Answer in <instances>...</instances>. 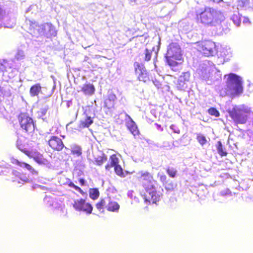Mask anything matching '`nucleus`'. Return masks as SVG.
<instances>
[{
  "label": "nucleus",
  "mask_w": 253,
  "mask_h": 253,
  "mask_svg": "<svg viewBox=\"0 0 253 253\" xmlns=\"http://www.w3.org/2000/svg\"><path fill=\"white\" fill-rule=\"evenodd\" d=\"M217 149L219 154L221 156L226 155L227 153L224 150L223 148V146L220 141H218L217 143Z\"/></svg>",
  "instance_id": "obj_36"
},
{
  "label": "nucleus",
  "mask_w": 253,
  "mask_h": 253,
  "mask_svg": "<svg viewBox=\"0 0 253 253\" xmlns=\"http://www.w3.org/2000/svg\"><path fill=\"white\" fill-rule=\"evenodd\" d=\"M9 63L5 60H0V77L3 75L4 71H7Z\"/></svg>",
  "instance_id": "obj_28"
},
{
  "label": "nucleus",
  "mask_w": 253,
  "mask_h": 253,
  "mask_svg": "<svg viewBox=\"0 0 253 253\" xmlns=\"http://www.w3.org/2000/svg\"><path fill=\"white\" fill-rule=\"evenodd\" d=\"M93 123V121L90 117H87L84 120L80 121L79 127L84 128L88 127Z\"/></svg>",
  "instance_id": "obj_25"
},
{
  "label": "nucleus",
  "mask_w": 253,
  "mask_h": 253,
  "mask_svg": "<svg viewBox=\"0 0 253 253\" xmlns=\"http://www.w3.org/2000/svg\"><path fill=\"white\" fill-rule=\"evenodd\" d=\"M221 195H225V194H227V193H223V192H221Z\"/></svg>",
  "instance_id": "obj_54"
},
{
  "label": "nucleus",
  "mask_w": 253,
  "mask_h": 253,
  "mask_svg": "<svg viewBox=\"0 0 253 253\" xmlns=\"http://www.w3.org/2000/svg\"><path fill=\"white\" fill-rule=\"evenodd\" d=\"M243 23H246L248 22L249 19L248 18H245V17H243Z\"/></svg>",
  "instance_id": "obj_50"
},
{
  "label": "nucleus",
  "mask_w": 253,
  "mask_h": 253,
  "mask_svg": "<svg viewBox=\"0 0 253 253\" xmlns=\"http://www.w3.org/2000/svg\"><path fill=\"white\" fill-rule=\"evenodd\" d=\"M69 186L71 187V188H74V187H75V185L72 182H70L69 183Z\"/></svg>",
  "instance_id": "obj_47"
},
{
  "label": "nucleus",
  "mask_w": 253,
  "mask_h": 253,
  "mask_svg": "<svg viewBox=\"0 0 253 253\" xmlns=\"http://www.w3.org/2000/svg\"><path fill=\"white\" fill-rule=\"evenodd\" d=\"M227 78V88H223L220 91V95L225 96L227 95H237L243 92V81L241 77L234 73L225 75Z\"/></svg>",
  "instance_id": "obj_4"
},
{
  "label": "nucleus",
  "mask_w": 253,
  "mask_h": 253,
  "mask_svg": "<svg viewBox=\"0 0 253 253\" xmlns=\"http://www.w3.org/2000/svg\"><path fill=\"white\" fill-rule=\"evenodd\" d=\"M166 58L168 64L173 71H176L179 65L178 61H181L182 54L181 49L177 43L172 42L169 44L167 48Z\"/></svg>",
  "instance_id": "obj_6"
},
{
  "label": "nucleus",
  "mask_w": 253,
  "mask_h": 253,
  "mask_svg": "<svg viewBox=\"0 0 253 253\" xmlns=\"http://www.w3.org/2000/svg\"><path fill=\"white\" fill-rule=\"evenodd\" d=\"M156 125H157V128L158 129L161 128V131H162L163 130V128H161V126L160 125H158V124H156Z\"/></svg>",
  "instance_id": "obj_53"
},
{
  "label": "nucleus",
  "mask_w": 253,
  "mask_h": 253,
  "mask_svg": "<svg viewBox=\"0 0 253 253\" xmlns=\"http://www.w3.org/2000/svg\"><path fill=\"white\" fill-rule=\"evenodd\" d=\"M23 140L24 138L23 137H18L16 141V147L18 149H19L21 151H23V149L24 148V145L23 143Z\"/></svg>",
  "instance_id": "obj_37"
},
{
  "label": "nucleus",
  "mask_w": 253,
  "mask_h": 253,
  "mask_svg": "<svg viewBox=\"0 0 253 253\" xmlns=\"http://www.w3.org/2000/svg\"><path fill=\"white\" fill-rule=\"evenodd\" d=\"M111 161V166L115 167L118 165L119 160L116 155H112L110 158Z\"/></svg>",
  "instance_id": "obj_39"
},
{
  "label": "nucleus",
  "mask_w": 253,
  "mask_h": 253,
  "mask_svg": "<svg viewBox=\"0 0 253 253\" xmlns=\"http://www.w3.org/2000/svg\"><path fill=\"white\" fill-rule=\"evenodd\" d=\"M34 160L40 165H45L47 160L42 155H37L34 157Z\"/></svg>",
  "instance_id": "obj_31"
},
{
  "label": "nucleus",
  "mask_w": 253,
  "mask_h": 253,
  "mask_svg": "<svg viewBox=\"0 0 253 253\" xmlns=\"http://www.w3.org/2000/svg\"><path fill=\"white\" fill-rule=\"evenodd\" d=\"M165 188L168 191H171L173 188V185L172 184H166L165 186Z\"/></svg>",
  "instance_id": "obj_45"
},
{
  "label": "nucleus",
  "mask_w": 253,
  "mask_h": 253,
  "mask_svg": "<svg viewBox=\"0 0 253 253\" xmlns=\"http://www.w3.org/2000/svg\"><path fill=\"white\" fill-rule=\"evenodd\" d=\"M228 113L236 125H253V111L245 105L234 106Z\"/></svg>",
  "instance_id": "obj_1"
},
{
  "label": "nucleus",
  "mask_w": 253,
  "mask_h": 253,
  "mask_svg": "<svg viewBox=\"0 0 253 253\" xmlns=\"http://www.w3.org/2000/svg\"><path fill=\"white\" fill-rule=\"evenodd\" d=\"M114 167L115 171L117 175L122 177L125 176V175L123 173V169L120 165H116Z\"/></svg>",
  "instance_id": "obj_38"
},
{
  "label": "nucleus",
  "mask_w": 253,
  "mask_h": 253,
  "mask_svg": "<svg viewBox=\"0 0 253 253\" xmlns=\"http://www.w3.org/2000/svg\"><path fill=\"white\" fill-rule=\"evenodd\" d=\"M111 167H112V166H110L109 164H108L105 166V169L106 170H109Z\"/></svg>",
  "instance_id": "obj_51"
},
{
  "label": "nucleus",
  "mask_w": 253,
  "mask_h": 253,
  "mask_svg": "<svg viewBox=\"0 0 253 253\" xmlns=\"http://www.w3.org/2000/svg\"><path fill=\"white\" fill-rule=\"evenodd\" d=\"M99 192L97 189H90L89 190V197L93 200H95L99 197Z\"/></svg>",
  "instance_id": "obj_33"
},
{
  "label": "nucleus",
  "mask_w": 253,
  "mask_h": 253,
  "mask_svg": "<svg viewBox=\"0 0 253 253\" xmlns=\"http://www.w3.org/2000/svg\"><path fill=\"white\" fill-rule=\"evenodd\" d=\"M137 175L146 191L145 201L150 202L151 200L153 204H156L160 199V194L155 190L156 181L152 175L149 172L143 171L138 172Z\"/></svg>",
  "instance_id": "obj_2"
},
{
  "label": "nucleus",
  "mask_w": 253,
  "mask_h": 253,
  "mask_svg": "<svg viewBox=\"0 0 253 253\" xmlns=\"http://www.w3.org/2000/svg\"><path fill=\"white\" fill-rule=\"evenodd\" d=\"M152 53V50H149L147 48H146L145 49V58L144 59L146 61H149L151 58V55Z\"/></svg>",
  "instance_id": "obj_40"
},
{
  "label": "nucleus",
  "mask_w": 253,
  "mask_h": 253,
  "mask_svg": "<svg viewBox=\"0 0 253 253\" xmlns=\"http://www.w3.org/2000/svg\"><path fill=\"white\" fill-rule=\"evenodd\" d=\"M73 207L76 211L84 212L87 214H90L93 209L91 204L86 202L85 200L83 199L75 200L73 204Z\"/></svg>",
  "instance_id": "obj_9"
},
{
  "label": "nucleus",
  "mask_w": 253,
  "mask_h": 253,
  "mask_svg": "<svg viewBox=\"0 0 253 253\" xmlns=\"http://www.w3.org/2000/svg\"><path fill=\"white\" fill-rule=\"evenodd\" d=\"M170 129L173 131V132L179 134L180 133V130L179 128L174 125H172L170 126Z\"/></svg>",
  "instance_id": "obj_43"
},
{
  "label": "nucleus",
  "mask_w": 253,
  "mask_h": 253,
  "mask_svg": "<svg viewBox=\"0 0 253 253\" xmlns=\"http://www.w3.org/2000/svg\"><path fill=\"white\" fill-rule=\"evenodd\" d=\"M14 161L15 162L16 164H17L18 165H19L20 167L25 168L27 169H28L33 175H38V171L35 170L30 165L24 163V162H20L18 161L17 160H15Z\"/></svg>",
  "instance_id": "obj_21"
},
{
  "label": "nucleus",
  "mask_w": 253,
  "mask_h": 253,
  "mask_svg": "<svg viewBox=\"0 0 253 253\" xmlns=\"http://www.w3.org/2000/svg\"><path fill=\"white\" fill-rule=\"evenodd\" d=\"M48 110V106L47 105H43L38 112V117L42 118L45 115Z\"/></svg>",
  "instance_id": "obj_32"
},
{
  "label": "nucleus",
  "mask_w": 253,
  "mask_h": 253,
  "mask_svg": "<svg viewBox=\"0 0 253 253\" xmlns=\"http://www.w3.org/2000/svg\"><path fill=\"white\" fill-rule=\"evenodd\" d=\"M209 113L212 116L215 117H218L219 116V112L214 108H211L209 109Z\"/></svg>",
  "instance_id": "obj_42"
},
{
  "label": "nucleus",
  "mask_w": 253,
  "mask_h": 253,
  "mask_svg": "<svg viewBox=\"0 0 253 253\" xmlns=\"http://www.w3.org/2000/svg\"><path fill=\"white\" fill-rule=\"evenodd\" d=\"M81 91L85 95L91 96L93 95L95 91V87L92 84H84L81 88Z\"/></svg>",
  "instance_id": "obj_18"
},
{
  "label": "nucleus",
  "mask_w": 253,
  "mask_h": 253,
  "mask_svg": "<svg viewBox=\"0 0 253 253\" xmlns=\"http://www.w3.org/2000/svg\"><path fill=\"white\" fill-rule=\"evenodd\" d=\"M167 174L172 178H174L176 176L177 170L173 167H169L167 169Z\"/></svg>",
  "instance_id": "obj_34"
},
{
  "label": "nucleus",
  "mask_w": 253,
  "mask_h": 253,
  "mask_svg": "<svg viewBox=\"0 0 253 253\" xmlns=\"http://www.w3.org/2000/svg\"><path fill=\"white\" fill-rule=\"evenodd\" d=\"M193 47L197 48L205 56H213L217 53L215 43L210 40H205L194 43Z\"/></svg>",
  "instance_id": "obj_7"
},
{
  "label": "nucleus",
  "mask_w": 253,
  "mask_h": 253,
  "mask_svg": "<svg viewBox=\"0 0 253 253\" xmlns=\"http://www.w3.org/2000/svg\"><path fill=\"white\" fill-rule=\"evenodd\" d=\"M70 149L72 154L77 157H80L82 154V149L81 147L77 144H74L70 146Z\"/></svg>",
  "instance_id": "obj_24"
},
{
  "label": "nucleus",
  "mask_w": 253,
  "mask_h": 253,
  "mask_svg": "<svg viewBox=\"0 0 253 253\" xmlns=\"http://www.w3.org/2000/svg\"><path fill=\"white\" fill-rule=\"evenodd\" d=\"M134 66L136 73L138 75L139 81L146 82L149 81V77L144 65L138 62H135Z\"/></svg>",
  "instance_id": "obj_10"
},
{
  "label": "nucleus",
  "mask_w": 253,
  "mask_h": 253,
  "mask_svg": "<svg viewBox=\"0 0 253 253\" xmlns=\"http://www.w3.org/2000/svg\"><path fill=\"white\" fill-rule=\"evenodd\" d=\"M197 17L200 19L201 22L204 24L210 26H215L224 20L222 13L214 9L209 7L199 13L197 12Z\"/></svg>",
  "instance_id": "obj_5"
},
{
  "label": "nucleus",
  "mask_w": 253,
  "mask_h": 253,
  "mask_svg": "<svg viewBox=\"0 0 253 253\" xmlns=\"http://www.w3.org/2000/svg\"><path fill=\"white\" fill-rule=\"evenodd\" d=\"M42 87L39 84L32 86L30 89V94L32 97L37 96L41 91Z\"/></svg>",
  "instance_id": "obj_23"
},
{
  "label": "nucleus",
  "mask_w": 253,
  "mask_h": 253,
  "mask_svg": "<svg viewBox=\"0 0 253 253\" xmlns=\"http://www.w3.org/2000/svg\"><path fill=\"white\" fill-rule=\"evenodd\" d=\"M236 3L238 9L248 10L253 7V0H236Z\"/></svg>",
  "instance_id": "obj_16"
},
{
  "label": "nucleus",
  "mask_w": 253,
  "mask_h": 253,
  "mask_svg": "<svg viewBox=\"0 0 253 253\" xmlns=\"http://www.w3.org/2000/svg\"><path fill=\"white\" fill-rule=\"evenodd\" d=\"M24 49L23 47H21L17 49L15 54V59L21 61L25 58V53Z\"/></svg>",
  "instance_id": "obj_26"
},
{
  "label": "nucleus",
  "mask_w": 253,
  "mask_h": 253,
  "mask_svg": "<svg viewBox=\"0 0 253 253\" xmlns=\"http://www.w3.org/2000/svg\"><path fill=\"white\" fill-rule=\"evenodd\" d=\"M197 140L198 141V142L202 145H203L204 144H205L206 142H207V140H206V137L203 135H202V134H198L197 135Z\"/></svg>",
  "instance_id": "obj_41"
},
{
  "label": "nucleus",
  "mask_w": 253,
  "mask_h": 253,
  "mask_svg": "<svg viewBox=\"0 0 253 253\" xmlns=\"http://www.w3.org/2000/svg\"><path fill=\"white\" fill-rule=\"evenodd\" d=\"M210 1H212L214 2L218 3L221 1L222 0H210Z\"/></svg>",
  "instance_id": "obj_52"
},
{
  "label": "nucleus",
  "mask_w": 253,
  "mask_h": 253,
  "mask_svg": "<svg viewBox=\"0 0 253 253\" xmlns=\"http://www.w3.org/2000/svg\"><path fill=\"white\" fill-rule=\"evenodd\" d=\"M220 55L225 59L228 60L232 56V51L229 47H222L220 51Z\"/></svg>",
  "instance_id": "obj_22"
},
{
  "label": "nucleus",
  "mask_w": 253,
  "mask_h": 253,
  "mask_svg": "<svg viewBox=\"0 0 253 253\" xmlns=\"http://www.w3.org/2000/svg\"><path fill=\"white\" fill-rule=\"evenodd\" d=\"M107 201H109V197H107L104 199H102L99 203L96 204V208L99 211L103 210L104 207L106 208V204Z\"/></svg>",
  "instance_id": "obj_30"
},
{
  "label": "nucleus",
  "mask_w": 253,
  "mask_h": 253,
  "mask_svg": "<svg viewBox=\"0 0 253 253\" xmlns=\"http://www.w3.org/2000/svg\"><path fill=\"white\" fill-rule=\"evenodd\" d=\"M127 116L129 118V121L126 122V126L127 128L129 130L131 133L135 136L139 133V131L137 126L135 122L132 120V119L127 115Z\"/></svg>",
  "instance_id": "obj_17"
},
{
  "label": "nucleus",
  "mask_w": 253,
  "mask_h": 253,
  "mask_svg": "<svg viewBox=\"0 0 253 253\" xmlns=\"http://www.w3.org/2000/svg\"><path fill=\"white\" fill-rule=\"evenodd\" d=\"M197 72L200 78L205 80L209 84H212L221 78L220 71L216 69L212 62L208 60L202 62Z\"/></svg>",
  "instance_id": "obj_3"
},
{
  "label": "nucleus",
  "mask_w": 253,
  "mask_h": 253,
  "mask_svg": "<svg viewBox=\"0 0 253 253\" xmlns=\"http://www.w3.org/2000/svg\"><path fill=\"white\" fill-rule=\"evenodd\" d=\"M27 24L30 25L29 26V32L35 37H38L42 36V32L41 25H39L37 22L35 21L29 20Z\"/></svg>",
  "instance_id": "obj_13"
},
{
  "label": "nucleus",
  "mask_w": 253,
  "mask_h": 253,
  "mask_svg": "<svg viewBox=\"0 0 253 253\" xmlns=\"http://www.w3.org/2000/svg\"><path fill=\"white\" fill-rule=\"evenodd\" d=\"M190 74L188 72L182 73L179 77L176 87L179 90H184L187 87Z\"/></svg>",
  "instance_id": "obj_11"
},
{
  "label": "nucleus",
  "mask_w": 253,
  "mask_h": 253,
  "mask_svg": "<svg viewBox=\"0 0 253 253\" xmlns=\"http://www.w3.org/2000/svg\"><path fill=\"white\" fill-rule=\"evenodd\" d=\"M158 175L160 176V180L163 183H165L167 181V176L165 175L164 174H160L159 173Z\"/></svg>",
  "instance_id": "obj_44"
},
{
  "label": "nucleus",
  "mask_w": 253,
  "mask_h": 253,
  "mask_svg": "<svg viewBox=\"0 0 253 253\" xmlns=\"http://www.w3.org/2000/svg\"><path fill=\"white\" fill-rule=\"evenodd\" d=\"M74 189H75L76 191L79 192L81 194H83L84 193L83 191L79 187L76 185L75 186Z\"/></svg>",
  "instance_id": "obj_46"
},
{
  "label": "nucleus",
  "mask_w": 253,
  "mask_h": 253,
  "mask_svg": "<svg viewBox=\"0 0 253 253\" xmlns=\"http://www.w3.org/2000/svg\"><path fill=\"white\" fill-rule=\"evenodd\" d=\"M0 95L3 96L9 97L11 96V87L9 86H5L0 88Z\"/></svg>",
  "instance_id": "obj_27"
},
{
  "label": "nucleus",
  "mask_w": 253,
  "mask_h": 253,
  "mask_svg": "<svg viewBox=\"0 0 253 253\" xmlns=\"http://www.w3.org/2000/svg\"><path fill=\"white\" fill-rule=\"evenodd\" d=\"M42 36H44L48 38L50 36H55L56 34V31L55 27L49 23H45L41 24Z\"/></svg>",
  "instance_id": "obj_14"
},
{
  "label": "nucleus",
  "mask_w": 253,
  "mask_h": 253,
  "mask_svg": "<svg viewBox=\"0 0 253 253\" xmlns=\"http://www.w3.org/2000/svg\"><path fill=\"white\" fill-rule=\"evenodd\" d=\"M50 200V197H47V196H46L44 199V201L45 202H49Z\"/></svg>",
  "instance_id": "obj_48"
},
{
  "label": "nucleus",
  "mask_w": 253,
  "mask_h": 253,
  "mask_svg": "<svg viewBox=\"0 0 253 253\" xmlns=\"http://www.w3.org/2000/svg\"><path fill=\"white\" fill-rule=\"evenodd\" d=\"M106 208L109 211L118 212L120 209V206L118 203L111 201L109 198V201H107V202Z\"/></svg>",
  "instance_id": "obj_20"
},
{
  "label": "nucleus",
  "mask_w": 253,
  "mask_h": 253,
  "mask_svg": "<svg viewBox=\"0 0 253 253\" xmlns=\"http://www.w3.org/2000/svg\"><path fill=\"white\" fill-rule=\"evenodd\" d=\"M12 182H17L18 183H22L23 184L25 183L29 182V179L24 175L22 174L20 172L17 170H12Z\"/></svg>",
  "instance_id": "obj_15"
},
{
  "label": "nucleus",
  "mask_w": 253,
  "mask_h": 253,
  "mask_svg": "<svg viewBox=\"0 0 253 253\" xmlns=\"http://www.w3.org/2000/svg\"><path fill=\"white\" fill-rule=\"evenodd\" d=\"M79 181H80V183L82 185H84L85 181H84V179H82V178L80 179Z\"/></svg>",
  "instance_id": "obj_49"
},
{
  "label": "nucleus",
  "mask_w": 253,
  "mask_h": 253,
  "mask_svg": "<svg viewBox=\"0 0 253 253\" xmlns=\"http://www.w3.org/2000/svg\"><path fill=\"white\" fill-rule=\"evenodd\" d=\"M231 19L234 24L237 26H239L240 25L241 19L238 14H234L231 17Z\"/></svg>",
  "instance_id": "obj_35"
},
{
  "label": "nucleus",
  "mask_w": 253,
  "mask_h": 253,
  "mask_svg": "<svg viewBox=\"0 0 253 253\" xmlns=\"http://www.w3.org/2000/svg\"><path fill=\"white\" fill-rule=\"evenodd\" d=\"M21 127L27 133H32L35 129L33 119L26 114H22L19 117Z\"/></svg>",
  "instance_id": "obj_8"
},
{
  "label": "nucleus",
  "mask_w": 253,
  "mask_h": 253,
  "mask_svg": "<svg viewBox=\"0 0 253 253\" xmlns=\"http://www.w3.org/2000/svg\"><path fill=\"white\" fill-rule=\"evenodd\" d=\"M48 142L50 147L56 151H61L64 147L61 139L56 136H52Z\"/></svg>",
  "instance_id": "obj_12"
},
{
  "label": "nucleus",
  "mask_w": 253,
  "mask_h": 253,
  "mask_svg": "<svg viewBox=\"0 0 253 253\" xmlns=\"http://www.w3.org/2000/svg\"><path fill=\"white\" fill-rule=\"evenodd\" d=\"M107 160V156L103 153L101 154V155L97 156L95 158V163L98 166H101L103 163L106 162Z\"/></svg>",
  "instance_id": "obj_29"
},
{
  "label": "nucleus",
  "mask_w": 253,
  "mask_h": 253,
  "mask_svg": "<svg viewBox=\"0 0 253 253\" xmlns=\"http://www.w3.org/2000/svg\"><path fill=\"white\" fill-rule=\"evenodd\" d=\"M117 99L116 95L113 93H110L108 98L105 100L104 105L108 109L112 108L115 105V101Z\"/></svg>",
  "instance_id": "obj_19"
}]
</instances>
